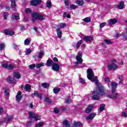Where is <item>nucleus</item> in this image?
Segmentation results:
<instances>
[{"instance_id": "f257e3e1", "label": "nucleus", "mask_w": 127, "mask_h": 127, "mask_svg": "<svg viewBox=\"0 0 127 127\" xmlns=\"http://www.w3.org/2000/svg\"><path fill=\"white\" fill-rule=\"evenodd\" d=\"M94 71L91 68H89L87 71V77L88 80L94 82L96 86V90L92 92V100H100L101 96H103L104 94V87L102 84H100L99 80H98V77H94Z\"/></svg>"}, {"instance_id": "f03ea898", "label": "nucleus", "mask_w": 127, "mask_h": 127, "mask_svg": "<svg viewBox=\"0 0 127 127\" xmlns=\"http://www.w3.org/2000/svg\"><path fill=\"white\" fill-rule=\"evenodd\" d=\"M32 16L33 22H35L37 20H44V16L41 13L34 12L32 14Z\"/></svg>"}, {"instance_id": "7ed1b4c3", "label": "nucleus", "mask_w": 127, "mask_h": 127, "mask_svg": "<svg viewBox=\"0 0 127 127\" xmlns=\"http://www.w3.org/2000/svg\"><path fill=\"white\" fill-rule=\"evenodd\" d=\"M29 119H34L36 122L37 121H40L41 120V117L38 114H35V113L29 112Z\"/></svg>"}, {"instance_id": "20e7f679", "label": "nucleus", "mask_w": 127, "mask_h": 127, "mask_svg": "<svg viewBox=\"0 0 127 127\" xmlns=\"http://www.w3.org/2000/svg\"><path fill=\"white\" fill-rule=\"evenodd\" d=\"M82 55L80 53H78L76 57V62L75 63V65H79V64H82L83 63V59H82Z\"/></svg>"}, {"instance_id": "39448f33", "label": "nucleus", "mask_w": 127, "mask_h": 127, "mask_svg": "<svg viewBox=\"0 0 127 127\" xmlns=\"http://www.w3.org/2000/svg\"><path fill=\"white\" fill-rule=\"evenodd\" d=\"M15 66L14 64H2V67L3 68L7 69L8 70H11L12 69H13Z\"/></svg>"}, {"instance_id": "423d86ee", "label": "nucleus", "mask_w": 127, "mask_h": 127, "mask_svg": "<svg viewBox=\"0 0 127 127\" xmlns=\"http://www.w3.org/2000/svg\"><path fill=\"white\" fill-rule=\"evenodd\" d=\"M121 96V94L119 93H117L116 92H111V94H110L108 97L110 99H117V98H119Z\"/></svg>"}, {"instance_id": "0eeeda50", "label": "nucleus", "mask_w": 127, "mask_h": 127, "mask_svg": "<svg viewBox=\"0 0 127 127\" xmlns=\"http://www.w3.org/2000/svg\"><path fill=\"white\" fill-rule=\"evenodd\" d=\"M22 89L23 90L24 93L25 92H30V90H31V86L30 84H27L25 86H22Z\"/></svg>"}, {"instance_id": "6e6552de", "label": "nucleus", "mask_w": 127, "mask_h": 127, "mask_svg": "<svg viewBox=\"0 0 127 127\" xmlns=\"http://www.w3.org/2000/svg\"><path fill=\"white\" fill-rule=\"evenodd\" d=\"M108 68L110 71H113L114 70H116V69H118V65L115 64V63H112L108 65Z\"/></svg>"}, {"instance_id": "1a4fd4ad", "label": "nucleus", "mask_w": 127, "mask_h": 127, "mask_svg": "<svg viewBox=\"0 0 127 127\" xmlns=\"http://www.w3.org/2000/svg\"><path fill=\"white\" fill-rule=\"evenodd\" d=\"M60 69V66L57 64H53L52 67V69L56 72H58Z\"/></svg>"}, {"instance_id": "9d476101", "label": "nucleus", "mask_w": 127, "mask_h": 127, "mask_svg": "<svg viewBox=\"0 0 127 127\" xmlns=\"http://www.w3.org/2000/svg\"><path fill=\"white\" fill-rule=\"evenodd\" d=\"M83 39L86 43H91L92 41H93V37H90V36H84L83 37Z\"/></svg>"}, {"instance_id": "9b49d317", "label": "nucleus", "mask_w": 127, "mask_h": 127, "mask_svg": "<svg viewBox=\"0 0 127 127\" xmlns=\"http://www.w3.org/2000/svg\"><path fill=\"white\" fill-rule=\"evenodd\" d=\"M96 113H91L88 116H86L85 119L86 120V121H91L93 120L94 118L96 117Z\"/></svg>"}, {"instance_id": "f8f14e48", "label": "nucleus", "mask_w": 127, "mask_h": 127, "mask_svg": "<svg viewBox=\"0 0 127 127\" xmlns=\"http://www.w3.org/2000/svg\"><path fill=\"white\" fill-rule=\"evenodd\" d=\"M22 99V96H21V91H18L17 93V95L16 96V101L18 103H19L20 102V100Z\"/></svg>"}, {"instance_id": "ddd939ff", "label": "nucleus", "mask_w": 127, "mask_h": 127, "mask_svg": "<svg viewBox=\"0 0 127 127\" xmlns=\"http://www.w3.org/2000/svg\"><path fill=\"white\" fill-rule=\"evenodd\" d=\"M7 83H11V84H15L16 83V80L13 79V77H7L6 78Z\"/></svg>"}, {"instance_id": "4468645a", "label": "nucleus", "mask_w": 127, "mask_h": 127, "mask_svg": "<svg viewBox=\"0 0 127 127\" xmlns=\"http://www.w3.org/2000/svg\"><path fill=\"white\" fill-rule=\"evenodd\" d=\"M41 3V0H32L30 4L31 5H37V4H38L39 3Z\"/></svg>"}, {"instance_id": "2eb2a0df", "label": "nucleus", "mask_w": 127, "mask_h": 127, "mask_svg": "<svg viewBox=\"0 0 127 127\" xmlns=\"http://www.w3.org/2000/svg\"><path fill=\"white\" fill-rule=\"evenodd\" d=\"M111 92H116V89H117V83L112 82L111 83Z\"/></svg>"}, {"instance_id": "dca6fc26", "label": "nucleus", "mask_w": 127, "mask_h": 127, "mask_svg": "<svg viewBox=\"0 0 127 127\" xmlns=\"http://www.w3.org/2000/svg\"><path fill=\"white\" fill-rule=\"evenodd\" d=\"M3 32L5 33V34H6V35H13L14 34V32L12 31L3 30Z\"/></svg>"}, {"instance_id": "f3484780", "label": "nucleus", "mask_w": 127, "mask_h": 127, "mask_svg": "<svg viewBox=\"0 0 127 127\" xmlns=\"http://www.w3.org/2000/svg\"><path fill=\"white\" fill-rule=\"evenodd\" d=\"M109 22L110 26H111V25H113V24H116V23L118 22V20L116 19H112L109 20Z\"/></svg>"}, {"instance_id": "a211bd4d", "label": "nucleus", "mask_w": 127, "mask_h": 127, "mask_svg": "<svg viewBox=\"0 0 127 127\" xmlns=\"http://www.w3.org/2000/svg\"><path fill=\"white\" fill-rule=\"evenodd\" d=\"M94 106L93 105H89L86 109H85V113L87 114L90 113V112L93 110V108Z\"/></svg>"}, {"instance_id": "6ab92c4d", "label": "nucleus", "mask_w": 127, "mask_h": 127, "mask_svg": "<svg viewBox=\"0 0 127 127\" xmlns=\"http://www.w3.org/2000/svg\"><path fill=\"white\" fill-rule=\"evenodd\" d=\"M33 95L34 97H39L40 99H42V94L41 93H39L38 92V91H34Z\"/></svg>"}, {"instance_id": "aec40b11", "label": "nucleus", "mask_w": 127, "mask_h": 127, "mask_svg": "<svg viewBox=\"0 0 127 127\" xmlns=\"http://www.w3.org/2000/svg\"><path fill=\"white\" fill-rule=\"evenodd\" d=\"M71 123L68 120H65L63 122V126L64 127H70Z\"/></svg>"}, {"instance_id": "412c9836", "label": "nucleus", "mask_w": 127, "mask_h": 127, "mask_svg": "<svg viewBox=\"0 0 127 127\" xmlns=\"http://www.w3.org/2000/svg\"><path fill=\"white\" fill-rule=\"evenodd\" d=\"M47 66L48 67H51L53 65V61L52 60H48L46 63Z\"/></svg>"}, {"instance_id": "4be33fe9", "label": "nucleus", "mask_w": 127, "mask_h": 127, "mask_svg": "<svg viewBox=\"0 0 127 127\" xmlns=\"http://www.w3.org/2000/svg\"><path fill=\"white\" fill-rule=\"evenodd\" d=\"M75 3L76 4H78L79 6H82L83 4H84V2L83 1V0H77L76 2Z\"/></svg>"}, {"instance_id": "5701e85b", "label": "nucleus", "mask_w": 127, "mask_h": 127, "mask_svg": "<svg viewBox=\"0 0 127 127\" xmlns=\"http://www.w3.org/2000/svg\"><path fill=\"white\" fill-rule=\"evenodd\" d=\"M124 6H125V4L123 1L121 2L120 4L117 6V7H118V8H119V9H123Z\"/></svg>"}, {"instance_id": "b1692460", "label": "nucleus", "mask_w": 127, "mask_h": 127, "mask_svg": "<svg viewBox=\"0 0 127 127\" xmlns=\"http://www.w3.org/2000/svg\"><path fill=\"white\" fill-rule=\"evenodd\" d=\"M13 76L16 78V79H20L21 76L20 74L18 72H14L13 74Z\"/></svg>"}, {"instance_id": "393cba45", "label": "nucleus", "mask_w": 127, "mask_h": 127, "mask_svg": "<svg viewBox=\"0 0 127 127\" xmlns=\"http://www.w3.org/2000/svg\"><path fill=\"white\" fill-rule=\"evenodd\" d=\"M57 33L59 38H61L62 37V31H61V30L58 29L57 30Z\"/></svg>"}, {"instance_id": "a878e982", "label": "nucleus", "mask_w": 127, "mask_h": 127, "mask_svg": "<svg viewBox=\"0 0 127 127\" xmlns=\"http://www.w3.org/2000/svg\"><path fill=\"white\" fill-rule=\"evenodd\" d=\"M45 125V122H40L38 124H36V127H42Z\"/></svg>"}, {"instance_id": "bb28decb", "label": "nucleus", "mask_w": 127, "mask_h": 127, "mask_svg": "<svg viewBox=\"0 0 127 127\" xmlns=\"http://www.w3.org/2000/svg\"><path fill=\"white\" fill-rule=\"evenodd\" d=\"M4 93L6 97H8L9 96V90L8 88H5L4 90Z\"/></svg>"}, {"instance_id": "cd10ccee", "label": "nucleus", "mask_w": 127, "mask_h": 127, "mask_svg": "<svg viewBox=\"0 0 127 127\" xmlns=\"http://www.w3.org/2000/svg\"><path fill=\"white\" fill-rule=\"evenodd\" d=\"M84 22H86L87 23L91 22V18L89 17H87L83 19Z\"/></svg>"}, {"instance_id": "c85d7f7f", "label": "nucleus", "mask_w": 127, "mask_h": 127, "mask_svg": "<svg viewBox=\"0 0 127 127\" xmlns=\"http://www.w3.org/2000/svg\"><path fill=\"white\" fill-rule=\"evenodd\" d=\"M14 19H19V15L18 13H15L13 15Z\"/></svg>"}, {"instance_id": "c756f323", "label": "nucleus", "mask_w": 127, "mask_h": 127, "mask_svg": "<svg viewBox=\"0 0 127 127\" xmlns=\"http://www.w3.org/2000/svg\"><path fill=\"white\" fill-rule=\"evenodd\" d=\"M30 41H31V40H29L28 39H26L24 41V45H29V44L30 43Z\"/></svg>"}, {"instance_id": "7c9ffc66", "label": "nucleus", "mask_w": 127, "mask_h": 127, "mask_svg": "<svg viewBox=\"0 0 127 127\" xmlns=\"http://www.w3.org/2000/svg\"><path fill=\"white\" fill-rule=\"evenodd\" d=\"M80 126H81V123L75 122L73 124L72 127H79Z\"/></svg>"}, {"instance_id": "2f4dec72", "label": "nucleus", "mask_w": 127, "mask_h": 127, "mask_svg": "<svg viewBox=\"0 0 127 127\" xmlns=\"http://www.w3.org/2000/svg\"><path fill=\"white\" fill-rule=\"evenodd\" d=\"M32 124H33V122H32L31 120H30L29 122L26 123V126L27 127H29L32 125Z\"/></svg>"}, {"instance_id": "473e14b6", "label": "nucleus", "mask_w": 127, "mask_h": 127, "mask_svg": "<svg viewBox=\"0 0 127 127\" xmlns=\"http://www.w3.org/2000/svg\"><path fill=\"white\" fill-rule=\"evenodd\" d=\"M105 104H101L100 105V108H99L100 112H103V111H104V110H105Z\"/></svg>"}, {"instance_id": "72a5a7b5", "label": "nucleus", "mask_w": 127, "mask_h": 127, "mask_svg": "<svg viewBox=\"0 0 127 127\" xmlns=\"http://www.w3.org/2000/svg\"><path fill=\"white\" fill-rule=\"evenodd\" d=\"M123 75H120L119 76L118 79H119L120 81H119V84L121 85V84L123 83Z\"/></svg>"}, {"instance_id": "f704fd0d", "label": "nucleus", "mask_w": 127, "mask_h": 127, "mask_svg": "<svg viewBox=\"0 0 127 127\" xmlns=\"http://www.w3.org/2000/svg\"><path fill=\"white\" fill-rule=\"evenodd\" d=\"M43 66H44V63H42L41 64H38L36 65V68H37V69H39V68H41Z\"/></svg>"}, {"instance_id": "c9c22d12", "label": "nucleus", "mask_w": 127, "mask_h": 127, "mask_svg": "<svg viewBox=\"0 0 127 127\" xmlns=\"http://www.w3.org/2000/svg\"><path fill=\"white\" fill-rule=\"evenodd\" d=\"M53 92L55 94H58L60 92V88H54Z\"/></svg>"}, {"instance_id": "e433bc0d", "label": "nucleus", "mask_w": 127, "mask_h": 127, "mask_svg": "<svg viewBox=\"0 0 127 127\" xmlns=\"http://www.w3.org/2000/svg\"><path fill=\"white\" fill-rule=\"evenodd\" d=\"M59 28H64V27H65V26H66V24L63 23H61L59 25Z\"/></svg>"}, {"instance_id": "4c0bfd02", "label": "nucleus", "mask_w": 127, "mask_h": 127, "mask_svg": "<svg viewBox=\"0 0 127 127\" xmlns=\"http://www.w3.org/2000/svg\"><path fill=\"white\" fill-rule=\"evenodd\" d=\"M42 86L43 87V88H45V89L48 88L49 87V84L46 83H42Z\"/></svg>"}, {"instance_id": "58836bf2", "label": "nucleus", "mask_w": 127, "mask_h": 127, "mask_svg": "<svg viewBox=\"0 0 127 127\" xmlns=\"http://www.w3.org/2000/svg\"><path fill=\"white\" fill-rule=\"evenodd\" d=\"M12 7H15L16 4H15V0H12L11 1Z\"/></svg>"}, {"instance_id": "ea45409f", "label": "nucleus", "mask_w": 127, "mask_h": 127, "mask_svg": "<svg viewBox=\"0 0 127 127\" xmlns=\"http://www.w3.org/2000/svg\"><path fill=\"white\" fill-rule=\"evenodd\" d=\"M4 47H5V45H4V44H0V50H3V49H4Z\"/></svg>"}, {"instance_id": "a19ab883", "label": "nucleus", "mask_w": 127, "mask_h": 127, "mask_svg": "<svg viewBox=\"0 0 127 127\" xmlns=\"http://www.w3.org/2000/svg\"><path fill=\"white\" fill-rule=\"evenodd\" d=\"M31 53V50L30 49H28L25 52V55H28Z\"/></svg>"}, {"instance_id": "79ce46f5", "label": "nucleus", "mask_w": 127, "mask_h": 127, "mask_svg": "<svg viewBox=\"0 0 127 127\" xmlns=\"http://www.w3.org/2000/svg\"><path fill=\"white\" fill-rule=\"evenodd\" d=\"M62 111H64L65 113H69V110H67L66 106H64L62 107Z\"/></svg>"}, {"instance_id": "37998d69", "label": "nucleus", "mask_w": 127, "mask_h": 127, "mask_svg": "<svg viewBox=\"0 0 127 127\" xmlns=\"http://www.w3.org/2000/svg\"><path fill=\"white\" fill-rule=\"evenodd\" d=\"M70 8L71 9H76V8H77V6L74 4H71L70 5Z\"/></svg>"}, {"instance_id": "c03bdc74", "label": "nucleus", "mask_w": 127, "mask_h": 127, "mask_svg": "<svg viewBox=\"0 0 127 127\" xmlns=\"http://www.w3.org/2000/svg\"><path fill=\"white\" fill-rule=\"evenodd\" d=\"M104 42H105L107 44H112L113 42H112L110 40L105 39L104 40Z\"/></svg>"}, {"instance_id": "a18cd8bd", "label": "nucleus", "mask_w": 127, "mask_h": 127, "mask_svg": "<svg viewBox=\"0 0 127 127\" xmlns=\"http://www.w3.org/2000/svg\"><path fill=\"white\" fill-rule=\"evenodd\" d=\"M82 44V40H80L76 44V48H79L80 47V45Z\"/></svg>"}, {"instance_id": "49530a36", "label": "nucleus", "mask_w": 127, "mask_h": 127, "mask_svg": "<svg viewBox=\"0 0 127 127\" xmlns=\"http://www.w3.org/2000/svg\"><path fill=\"white\" fill-rule=\"evenodd\" d=\"M71 98L70 97H68L65 101V103H66V104H70V103H71Z\"/></svg>"}, {"instance_id": "de8ad7c7", "label": "nucleus", "mask_w": 127, "mask_h": 127, "mask_svg": "<svg viewBox=\"0 0 127 127\" xmlns=\"http://www.w3.org/2000/svg\"><path fill=\"white\" fill-rule=\"evenodd\" d=\"M43 55H44V52L43 51L40 52L39 55V58H42V56H43Z\"/></svg>"}, {"instance_id": "09e8293b", "label": "nucleus", "mask_w": 127, "mask_h": 127, "mask_svg": "<svg viewBox=\"0 0 127 127\" xmlns=\"http://www.w3.org/2000/svg\"><path fill=\"white\" fill-rule=\"evenodd\" d=\"M8 15V13L7 12H4L3 17L4 19H7V16Z\"/></svg>"}, {"instance_id": "8fccbe9b", "label": "nucleus", "mask_w": 127, "mask_h": 127, "mask_svg": "<svg viewBox=\"0 0 127 127\" xmlns=\"http://www.w3.org/2000/svg\"><path fill=\"white\" fill-rule=\"evenodd\" d=\"M106 24H107L106 22H103V23H101L100 24V28H103V27H104V26H105V25H106Z\"/></svg>"}, {"instance_id": "3c124183", "label": "nucleus", "mask_w": 127, "mask_h": 127, "mask_svg": "<svg viewBox=\"0 0 127 127\" xmlns=\"http://www.w3.org/2000/svg\"><path fill=\"white\" fill-rule=\"evenodd\" d=\"M29 68L30 69H34V68H35V64H30L29 65Z\"/></svg>"}, {"instance_id": "603ef678", "label": "nucleus", "mask_w": 127, "mask_h": 127, "mask_svg": "<svg viewBox=\"0 0 127 127\" xmlns=\"http://www.w3.org/2000/svg\"><path fill=\"white\" fill-rule=\"evenodd\" d=\"M47 7H51V1H48L47 2Z\"/></svg>"}, {"instance_id": "864d4df0", "label": "nucleus", "mask_w": 127, "mask_h": 127, "mask_svg": "<svg viewBox=\"0 0 127 127\" xmlns=\"http://www.w3.org/2000/svg\"><path fill=\"white\" fill-rule=\"evenodd\" d=\"M45 101H46V102H48V103H51V100L48 97H46Z\"/></svg>"}, {"instance_id": "5fc2aeb1", "label": "nucleus", "mask_w": 127, "mask_h": 127, "mask_svg": "<svg viewBox=\"0 0 127 127\" xmlns=\"http://www.w3.org/2000/svg\"><path fill=\"white\" fill-rule=\"evenodd\" d=\"M104 80L106 83H110V78L109 77H105Z\"/></svg>"}, {"instance_id": "6e6d98bb", "label": "nucleus", "mask_w": 127, "mask_h": 127, "mask_svg": "<svg viewBox=\"0 0 127 127\" xmlns=\"http://www.w3.org/2000/svg\"><path fill=\"white\" fill-rule=\"evenodd\" d=\"M80 75H79V81H80V83H81L82 84H84L85 80L83 78L80 77Z\"/></svg>"}, {"instance_id": "4d7b16f0", "label": "nucleus", "mask_w": 127, "mask_h": 127, "mask_svg": "<svg viewBox=\"0 0 127 127\" xmlns=\"http://www.w3.org/2000/svg\"><path fill=\"white\" fill-rule=\"evenodd\" d=\"M54 112L55 114H58V113H59V109L58 108H55Z\"/></svg>"}, {"instance_id": "13d9d810", "label": "nucleus", "mask_w": 127, "mask_h": 127, "mask_svg": "<svg viewBox=\"0 0 127 127\" xmlns=\"http://www.w3.org/2000/svg\"><path fill=\"white\" fill-rule=\"evenodd\" d=\"M25 12L27 13H29L31 12V9H30V8H28L26 9Z\"/></svg>"}, {"instance_id": "bf43d9fd", "label": "nucleus", "mask_w": 127, "mask_h": 127, "mask_svg": "<svg viewBox=\"0 0 127 127\" xmlns=\"http://www.w3.org/2000/svg\"><path fill=\"white\" fill-rule=\"evenodd\" d=\"M122 117H124L125 118H126L127 116V112H122Z\"/></svg>"}, {"instance_id": "052dcab7", "label": "nucleus", "mask_w": 127, "mask_h": 127, "mask_svg": "<svg viewBox=\"0 0 127 127\" xmlns=\"http://www.w3.org/2000/svg\"><path fill=\"white\" fill-rule=\"evenodd\" d=\"M13 48H14L15 49H16V50H18V47H17V46L15 44H13Z\"/></svg>"}, {"instance_id": "680f3d73", "label": "nucleus", "mask_w": 127, "mask_h": 127, "mask_svg": "<svg viewBox=\"0 0 127 127\" xmlns=\"http://www.w3.org/2000/svg\"><path fill=\"white\" fill-rule=\"evenodd\" d=\"M64 3L65 5H69V0H65Z\"/></svg>"}, {"instance_id": "e2e57ef3", "label": "nucleus", "mask_w": 127, "mask_h": 127, "mask_svg": "<svg viewBox=\"0 0 127 127\" xmlns=\"http://www.w3.org/2000/svg\"><path fill=\"white\" fill-rule=\"evenodd\" d=\"M3 113V108L0 107V115H1Z\"/></svg>"}, {"instance_id": "0e129e2a", "label": "nucleus", "mask_w": 127, "mask_h": 127, "mask_svg": "<svg viewBox=\"0 0 127 127\" xmlns=\"http://www.w3.org/2000/svg\"><path fill=\"white\" fill-rule=\"evenodd\" d=\"M53 59L54 62H58V59L57 58L55 57Z\"/></svg>"}, {"instance_id": "69168bd1", "label": "nucleus", "mask_w": 127, "mask_h": 127, "mask_svg": "<svg viewBox=\"0 0 127 127\" xmlns=\"http://www.w3.org/2000/svg\"><path fill=\"white\" fill-rule=\"evenodd\" d=\"M12 119H13V117L12 116H10L9 117H8L7 118V120L8 121H11V120H12Z\"/></svg>"}, {"instance_id": "338daca9", "label": "nucleus", "mask_w": 127, "mask_h": 127, "mask_svg": "<svg viewBox=\"0 0 127 127\" xmlns=\"http://www.w3.org/2000/svg\"><path fill=\"white\" fill-rule=\"evenodd\" d=\"M86 66V64H81V65L79 66V68H83V67H85Z\"/></svg>"}, {"instance_id": "774afa93", "label": "nucleus", "mask_w": 127, "mask_h": 127, "mask_svg": "<svg viewBox=\"0 0 127 127\" xmlns=\"http://www.w3.org/2000/svg\"><path fill=\"white\" fill-rule=\"evenodd\" d=\"M34 30H35V31H36V32H37L38 31V28H37V27H35L33 28Z\"/></svg>"}]
</instances>
